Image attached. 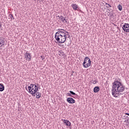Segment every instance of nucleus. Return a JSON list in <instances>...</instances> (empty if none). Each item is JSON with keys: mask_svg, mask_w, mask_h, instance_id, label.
<instances>
[{"mask_svg": "<svg viewBox=\"0 0 129 129\" xmlns=\"http://www.w3.org/2000/svg\"><path fill=\"white\" fill-rule=\"evenodd\" d=\"M120 81H121L120 79H115L112 83V95L114 97H118L119 95H121L125 90V86Z\"/></svg>", "mask_w": 129, "mask_h": 129, "instance_id": "1", "label": "nucleus"}, {"mask_svg": "<svg viewBox=\"0 0 129 129\" xmlns=\"http://www.w3.org/2000/svg\"><path fill=\"white\" fill-rule=\"evenodd\" d=\"M57 32L55 33L54 38L56 40L57 42L59 44H63L65 43L66 39H67V35L66 33L68 34V32L66 31L64 29H57Z\"/></svg>", "mask_w": 129, "mask_h": 129, "instance_id": "2", "label": "nucleus"}, {"mask_svg": "<svg viewBox=\"0 0 129 129\" xmlns=\"http://www.w3.org/2000/svg\"><path fill=\"white\" fill-rule=\"evenodd\" d=\"M29 92L32 94L33 96H35V95L37 92H38V86L35 84H31L30 86L28 87Z\"/></svg>", "mask_w": 129, "mask_h": 129, "instance_id": "3", "label": "nucleus"}, {"mask_svg": "<svg viewBox=\"0 0 129 129\" xmlns=\"http://www.w3.org/2000/svg\"><path fill=\"white\" fill-rule=\"evenodd\" d=\"M91 65V60L88 57H86L83 63L84 68H88Z\"/></svg>", "mask_w": 129, "mask_h": 129, "instance_id": "4", "label": "nucleus"}, {"mask_svg": "<svg viewBox=\"0 0 129 129\" xmlns=\"http://www.w3.org/2000/svg\"><path fill=\"white\" fill-rule=\"evenodd\" d=\"M122 29H123L124 32L129 33V24L128 23H124L122 27Z\"/></svg>", "mask_w": 129, "mask_h": 129, "instance_id": "5", "label": "nucleus"}, {"mask_svg": "<svg viewBox=\"0 0 129 129\" xmlns=\"http://www.w3.org/2000/svg\"><path fill=\"white\" fill-rule=\"evenodd\" d=\"M24 56H25V58H27L26 60H27V61L28 62H30V61H31V59H32V56H31V53H28L26 52L24 54Z\"/></svg>", "mask_w": 129, "mask_h": 129, "instance_id": "6", "label": "nucleus"}, {"mask_svg": "<svg viewBox=\"0 0 129 129\" xmlns=\"http://www.w3.org/2000/svg\"><path fill=\"white\" fill-rule=\"evenodd\" d=\"M61 121L65 123L66 126H71V122L69 120L62 119Z\"/></svg>", "mask_w": 129, "mask_h": 129, "instance_id": "7", "label": "nucleus"}, {"mask_svg": "<svg viewBox=\"0 0 129 129\" xmlns=\"http://www.w3.org/2000/svg\"><path fill=\"white\" fill-rule=\"evenodd\" d=\"M67 101L69 103H71V104L75 103V100L74 99H73V98H71V97L68 98L67 99Z\"/></svg>", "mask_w": 129, "mask_h": 129, "instance_id": "8", "label": "nucleus"}, {"mask_svg": "<svg viewBox=\"0 0 129 129\" xmlns=\"http://www.w3.org/2000/svg\"><path fill=\"white\" fill-rule=\"evenodd\" d=\"M3 45H5V38L0 37V48L2 47Z\"/></svg>", "mask_w": 129, "mask_h": 129, "instance_id": "9", "label": "nucleus"}, {"mask_svg": "<svg viewBox=\"0 0 129 129\" xmlns=\"http://www.w3.org/2000/svg\"><path fill=\"white\" fill-rule=\"evenodd\" d=\"M99 90H100V88L98 86H96L93 89V91L95 93H97Z\"/></svg>", "mask_w": 129, "mask_h": 129, "instance_id": "10", "label": "nucleus"}, {"mask_svg": "<svg viewBox=\"0 0 129 129\" xmlns=\"http://www.w3.org/2000/svg\"><path fill=\"white\" fill-rule=\"evenodd\" d=\"M72 7L73 10H74L75 11H76V10H77V9H78V6H77L76 5V4H72Z\"/></svg>", "mask_w": 129, "mask_h": 129, "instance_id": "11", "label": "nucleus"}, {"mask_svg": "<svg viewBox=\"0 0 129 129\" xmlns=\"http://www.w3.org/2000/svg\"><path fill=\"white\" fill-rule=\"evenodd\" d=\"M5 90V86L4 84L1 83L0 84V91H4Z\"/></svg>", "mask_w": 129, "mask_h": 129, "instance_id": "12", "label": "nucleus"}, {"mask_svg": "<svg viewBox=\"0 0 129 129\" xmlns=\"http://www.w3.org/2000/svg\"><path fill=\"white\" fill-rule=\"evenodd\" d=\"M36 98H40L41 97V93L38 92H37V93H36Z\"/></svg>", "mask_w": 129, "mask_h": 129, "instance_id": "13", "label": "nucleus"}, {"mask_svg": "<svg viewBox=\"0 0 129 129\" xmlns=\"http://www.w3.org/2000/svg\"><path fill=\"white\" fill-rule=\"evenodd\" d=\"M58 17L61 22H64V20H63V19H64V17H63L62 16H58Z\"/></svg>", "mask_w": 129, "mask_h": 129, "instance_id": "14", "label": "nucleus"}, {"mask_svg": "<svg viewBox=\"0 0 129 129\" xmlns=\"http://www.w3.org/2000/svg\"><path fill=\"white\" fill-rule=\"evenodd\" d=\"M9 17L11 20H15V18H14L13 14H10L9 15Z\"/></svg>", "mask_w": 129, "mask_h": 129, "instance_id": "15", "label": "nucleus"}, {"mask_svg": "<svg viewBox=\"0 0 129 129\" xmlns=\"http://www.w3.org/2000/svg\"><path fill=\"white\" fill-rule=\"evenodd\" d=\"M118 9L119 10V11H122V7L121 6V5H119L118 7H117Z\"/></svg>", "mask_w": 129, "mask_h": 129, "instance_id": "16", "label": "nucleus"}, {"mask_svg": "<svg viewBox=\"0 0 129 129\" xmlns=\"http://www.w3.org/2000/svg\"><path fill=\"white\" fill-rule=\"evenodd\" d=\"M69 92H70V93H71V95H76L77 96V94H76V93H74V92H73L72 91H70Z\"/></svg>", "mask_w": 129, "mask_h": 129, "instance_id": "17", "label": "nucleus"}, {"mask_svg": "<svg viewBox=\"0 0 129 129\" xmlns=\"http://www.w3.org/2000/svg\"><path fill=\"white\" fill-rule=\"evenodd\" d=\"M67 96H70V97H73V96H72V95L70 93H67Z\"/></svg>", "mask_w": 129, "mask_h": 129, "instance_id": "18", "label": "nucleus"}, {"mask_svg": "<svg viewBox=\"0 0 129 129\" xmlns=\"http://www.w3.org/2000/svg\"><path fill=\"white\" fill-rule=\"evenodd\" d=\"M106 8H111V5H110L107 3H106Z\"/></svg>", "mask_w": 129, "mask_h": 129, "instance_id": "19", "label": "nucleus"}, {"mask_svg": "<svg viewBox=\"0 0 129 129\" xmlns=\"http://www.w3.org/2000/svg\"><path fill=\"white\" fill-rule=\"evenodd\" d=\"M91 83H93L94 84H96V83H97V81L92 80Z\"/></svg>", "mask_w": 129, "mask_h": 129, "instance_id": "20", "label": "nucleus"}, {"mask_svg": "<svg viewBox=\"0 0 129 129\" xmlns=\"http://www.w3.org/2000/svg\"><path fill=\"white\" fill-rule=\"evenodd\" d=\"M110 16L112 17L113 16V14L112 13V12H110L109 13Z\"/></svg>", "mask_w": 129, "mask_h": 129, "instance_id": "21", "label": "nucleus"}, {"mask_svg": "<svg viewBox=\"0 0 129 129\" xmlns=\"http://www.w3.org/2000/svg\"><path fill=\"white\" fill-rule=\"evenodd\" d=\"M40 57H41V59H42V60H44V59H45V57H44V55H41Z\"/></svg>", "mask_w": 129, "mask_h": 129, "instance_id": "22", "label": "nucleus"}, {"mask_svg": "<svg viewBox=\"0 0 129 129\" xmlns=\"http://www.w3.org/2000/svg\"><path fill=\"white\" fill-rule=\"evenodd\" d=\"M60 53L62 56H64V52L62 51H60Z\"/></svg>", "mask_w": 129, "mask_h": 129, "instance_id": "23", "label": "nucleus"}, {"mask_svg": "<svg viewBox=\"0 0 129 129\" xmlns=\"http://www.w3.org/2000/svg\"><path fill=\"white\" fill-rule=\"evenodd\" d=\"M63 21H65L66 23H67V19H66V17H63Z\"/></svg>", "mask_w": 129, "mask_h": 129, "instance_id": "24", "label": "nucleus"}, {"mask_svg": "<svg viewBox=\"0 0 129 129\" xmlns=\"http://www.w3.org/2000/svg\"><path fill=\"white\" fill-rule=\"evenodd\" d=\"M125 114L126 115H128V116H129V113H125Z\"/></svg>", "mask_w": 129, "mask_h": 129, "instance_id": "25", "label": "nucleus"}, {"mask_svg": "<svg viewBox=\"0 0 129 129\" xmlns=\"http://www.w3.org/2000/svg\"><path fill=\"white\" fill-rule=\"evenodd\" d=\"M66 34L67 35V36H69V32H68V33H66Z\"/></svg>", "mask_w": 129, "mask_h": 129, "instance_id": "26", "label": "nucleus"}, {"mask_svg": "<svg viewBox=\"0 0 129 129\" xmlns=\"http://www.w3.org/2000/svg\"><path fill=\"white\" fill-rule=\"evenodd\" d=\"M124 117H125V118H126V117H127V116L125 115Z\"/></svg>", "mask_w": 129, "mask_h": 129, "instance_id": "27", "label": "nucleus"}, {"mask_svg": "<svg viewBox=\"0 0 129 129\" xmlns=\"http://www.w3.org/2000/svg\"><path fill=\"white\" fill-rule=\"evenodd\" d=\"M68 38H70V35H68Z\"/></svg>", "mask_w": 129, "mask_h": 129, "instance_id": "28", "label": "nucleus"}, {"mask_svg": "<svg viewBox=\"0 0 129 129\" xmlns=\"http://www.w3.org/2000/svg\"><path fill=\"white\" fill-rule=\"evenodd\" d=\"M1 27H2V24H1V23H0V29H1Z\"/></svg>", "mask_w": 129, "mask_h": 129, "instance_id": "29", "label": "nucleus"}, {"mask_svg": "<svg viewBox=\"0 0 129 129\" xmlns=\"http://www.w3.org/2000/svg\"><path fill=\"white\" fill-rule=\"evenodd\" d=\"M61 53H60H60H59V55H60V56H61Z\"/></svg>", "mask_w": 129, "mask_h": 129, "instance_id": "30", "label": "nucleus"}, {"mask_svg": "<svg viewBox=\"0 0 129 129\" xmlns=\"http://www.w3.org/2000/svg\"><path fill=\"white\" fill-rule=\"evenodd\" d=\"M40 89V87H38V89Z\"/></svg>", "mask_w": 129, "mask_h": 129, "instance_id": "31", "label": "nucleus"}, {"mask_svg": "<svg viewBox=\"0 0 129 129\" xmlns=\"http://www.w3.org/2000/svg\"><path fill=\"white\" fill-rule=\"evenodd\" d=\"M26 89H27V87H26Z\"/></svg>", "mask_w": 129, "mask_h": 129, "instance_id": "32", "label": "nucleus"}, {"mask_svg": "<svg viewBox=\"0 0 129 129\" xmlns=\"http://www.w3.org/2000/svg\"><path fill=\"white\" fill-rule=\"evenodd\" d=\"M41 1H43V0H41Z\"/></svg>", "mask_w": 129, "mask_h": 129, "instance_id": "33", "label": "nucleus"}]
</instances>
